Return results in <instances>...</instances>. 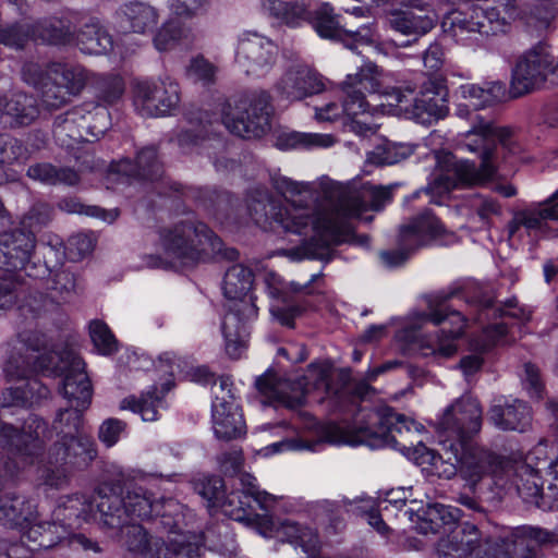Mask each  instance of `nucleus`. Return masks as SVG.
<instances>
[{"label": "nucleus", "instance_id": "nucleus-15", "mask_svg": "<svg viewBox=\"0 0 558 558\" xmlns=\"http://www.w3.org/2000/svg\"><path fill=\"white\" fill-rule=\"evenodd\" d=\"M379 75L380 71L375 63H364L357 73L347 75V78L341 83L342 106L337 102H328L323 107H317L315 118L318 121H333L343 112L352 118L366 113L368 102L365 93H377L379 90Z\"/></svg>", "mask_w": 558, "mask_h": 558}, {"label": "nucleus", "instance_id": "nucleus-37", "mask_svg": "<svg viewBox=\"0 0 558 558\" xmlns=\"http://www.w3.org/2000/svg\"><path fill=\"white\" fill-rule=\"evenodd\" d=\"M415 500L411 501L408 512L415 514L417 518V529L421 533H438L440 527L450 525L459 519V509L445 506L442 504H426L416 507Z\"/></svg>", "mask_w": 558, "mask_h": 558}, {"label": "nucleus", "instance_id": "nucleus-59", "mask_svg": "<svg viewBox=\"0 0 558 558\" xmlns=\"http://www.w3.org/2000/svg\"><path fill=\"white\" fill-rule=\"evenodd\" d=\"M185 37V29L173 20L166 21L154 36V46L159 51L174 49Z\"/></svg>", "mask_w": 558, "mask_h": 558}, {"label": "nucleus", "instance_id": "nucleus-63", "mask_svg": "<svg viewBox=\"0 0 558 558\" xmlns=\"http://www.w3.org/2000/svg\"><path fill=\"white\" fill-rule=\"evenodd\" d=\"M89 335L94 345L100 353L109 355L117 351V341L114 336L102 322H92L89 325Z\"/></svg>", "mask_w": 558, "mask_h": 558}, {"label": "nucleus", "instance_id": "nucleus-32", "mask_svg": "<svg viewBox=\"0 0 558 558\" xmlns=\"http://www.w3.org/2000/svg\"><path fill=\"white\" fill-rule=\"evenodd\" d=\"M0 112L2 122L14 129L32 124L40 110L33 95L17 92L0 98Z\"/></svg>", "mask_w": 558, "mask_h": 558}, {"label": "nucleus", "instance_id": "nucleus-10", "mask_svg": "<svg viewBox=\"0 0 558 558\" xmlns=\"http://www.w3.org/2000/svg\"><path fill=\"white\" fill-rule=\"evenodd\" d=\"M29 369H36L46 376L64 375L62 392L71 405L86 409L90 404L93 388L81 357L70 352L51 353L38 356L34 364L27 362V365L17 373L25 375Z\"/></svg>", "mask_w": 558, "mask_h": 558}, {"label": "nucleus", "instance_id": "nucleus-39", "mask_svg": "<svg viewBox=\"0 0 558 558\" xmlns=\"http://www.w3.org/2000/svg\"><path fill=\"white\" fill-rule=\"evenodd\" d=\"M93 94V106L108 108L119 104L125 93L124 78L116 73L94 74L88 76Z\"/></svg>", "mask_w": 558, "mask_h": 558}, {"label": "nucleus", "instance_id": "nucleus-45", "mask_svg": "<svg viewBox=\"0 0 558 558\" xmlns=\"http://www.w3.org/2000/svg\"><path fill=\"white\" fill-rule=\"evenodd\" d=\"M29 179L47 185H76L80 174L71 167H58L50 162H37L31 165L26 171Z\"/></svg>", "mask_w": 558, "mask_h": 558}, {"label": "nucleus", "instance_id": "nucleus-2", "mask_svg": "<svg viewBox=\"0 0 558 558\" xmlns=\"http://www.w3.org/2000/svg\"><path fill=\"white\" fill-rule=\"evenodd\" d=\"M391 199L390 186L364 184L361 189H342L336 202L320 207L322 220L315 223V236L281 254L292 260L330 259V247L349 231L348 219L359 217L371 207L380 210Z\"/></svg>", "mask_w": 558, "mask_h": 558}, {"label": "nucleus", "instance_id": "nucleus-52", "mask_svg": "<svg viewBox=\"0 0 558 558\" xmlns=\"http://www.w3.org/2000/svg\"><path fill=\"white\" fill-rule=\"evenodd\" d=\"M202 546V541L196 535L180 533L168 542L162 539L160 558H201Z\"/></svg>", "mask_w": 558, "mask_h": 558}, {"label": "nucleus", "instance_id": "nucleus-62", "mask_svg": "<svg viewBox=\"0 0 558 558\" xmlns=\"http://www.w3.org/2000/svg\"><path fill=\"white\" fill-rule=\"evenodd\" d=\"M76 277L69 269H61L54 272L48 286V289L51 291L50 298L60 301L68 300L76 292Z\"/></svg>", "mask_w": 558, "mask_h": 558}, {"label": "nucleus", "instance_id": "nucleus-11", "mask_svg": "<svg viewBox=\"0 0 558 558\" xmlns=\"http://www.w3.org/2000/svg\"><path fill=\"white\" fill-rule=\"evenodd\" d=\"M270 96L265 90H252L230 98L222 109V122L242 138L262 137L270 128Z\"/></svg>", "mask_w": 558, "mask_h": 558}, {"label": "nucleus", "instance_id": "nucleus-1", "mask_svg": "<svg viewBox=\"0 0 558 558\" xmlns=\"http://www.w3.org/2000/svg\"><path fill=\"white\" fill-rule=\"evenodd\" d=\"M304 428L314 439L294 438L272 445L274 451L317 450L323 444L330 445H367L371 448L389 446L401 451L416 464L429 463L434 456L421 438L424 426L389 407L371 411L364 422L351 428H343L336 423H319L311 414L301 413Z\"/></svg>", "mask_w": 558, "mask_h": 558}, {"label": "nucleus", "instance_id": "nucleus-12", "mask_svg": "<svg viewBox=\"0 0 558 558\" xmlns=\"http://www.w3.org/2000/svg\"><path fill=\"white\" fill-rule=\"evenodd\" d=\"M329 378L330 368L328 366L313 363L308 366L307 375L298 380L292 381L276 373L267 372L256 379L255 386L267 402L296 409L303 404L310 385L330 393L332 389ZM263 402L266 403V401Z\"/></svg>", "mask_w": 558, "mask_h": 558}, {"label": "nucleus", "instance_id": "nucleus-53", "mask_svg": "<svg viewBox=\"0 0 558 558\" xmlns=\"http://www.w3.org/2000/svg\"><path fill=\"white\" fill-rule=\"evenodd\" d=\"M263 9L289 26H296L307 17L304 4L281 0H263Z\"/></svg>", "mask_w": 558, "mask_h": 558}, {"label": "nucleus", "instance_id": "nucleus-4", "mask_svg": "<svg viewBox=\"0 0 558 558\" xmlns=\"http://www.w3.org/2000/svg\"><path fill=\"white\" fill-rule=\"evenodd\" d=\"M272 187L287 202L286 205L277 204L266 190L256 189L248 201L251 217L259 222L263 219H272L284 231L295 234H306L313 230L315 236V223L322 220L320 207L316 206V192L308 182L294 181L281 174L271 177Z\"/></svg>", "mask_w": 558, "mask_h": 558}, {"label": "nucleus", "instance_id": "nucleus-9", "mask_svg": "<svg viewBox=\"0 0 558 558\" xmlns=\"http://www.w3.org/2000/svg\"><path fill=\"white\" fill-rule=\"evenodd\" d=\"M511 529L500 535L483 537L471 523H463L437 543V553L445 558H518L510 541Z\"/></svg>", "mask_w": 558, "mask_h": 558}, {"label": "nucleus", "instance_id": "nucleus-64", "mask_svg": "<svg viewBox=\"0 0 558 558\" xmlns=\"http://www.w3.org/2000/svg\"><path fill=\"white\" fill-rule=\"evenodd\" d=\"M51 214L52 209L47 203L36 202L23 216L21 223L34 234V231L40 230L49 223Z\"/></svg>", "mask_w": 558, "mask_h": 558}, {"label": "nucleus", "instance_id": "nucleus-49", "mask_svg": "<svg viewBox=\"0 0 558 558\" xmlns=\"http://www.w3.org/2000/svg\"><path fill=\"white\" fill-rule=\"evenodd\" d=\"M171 385L167 383L162 386L161 396L157 395L158 389L154 387L151 390L143 393L141 398L128 397L121 401L120 408L129 409L135 413H140L143 421L153 422L158 417V409L162 404L163 396L170 390Z\"/></svg>", "mask_w": 558, "mask_h": 558}, {"label": "nucleus", "instance_id": "nucleus-44", "mask_svg": "<svg viewBox=\"0 0 558 558\" xmlns=\"http://www.w3.org/2000/svg\"><path fill=\"white\" fill-rule=\"evenodd\" d=\"M70 536L68 526L56 519L51 522H39L32 524L24 533V538L34 544V548H52L66 541Z\"/></svg>", "mask_w": 558, "mask_h": 558}, {"label": "nucleus", "instance_id": "nucleus-46", "mask_svg": "<svg viewBox=\"0 0 558 558\" xmlns=\"http://www.w3.org/2000/svg\"><path fill=\"white\" fill-rule=\"evenodd\" d=\"M276 533L278 539L300 546L310 557H313L319 548L316 532L295 522L286 521L281 523Z\"/></svg>", "mask_w": 558, "mask_h": 558}, {"label": "nucleus", "instance_id": "nucleus-22", "mask_svg": "<svg viewBox=\"0 0 558 558\" xmlns=\"http://www.w3.org/2000/svg\"><path fill=\"white\" fill-rule=\"evenodd\" d=\"M277 47L255 32H244L240 35L235 59L246 74H258L269 70L276 61Z\"/></svg>", "mask_w": 558, "mask_h": 558}, {"label": "nucleus", "instance_id": "nucleus-5", "mask_svg": "<svg viewBox=\"0 0 558 558\" xmlns=\"http://www.w3.org/2000/svg\"><path fill=\"white\" fill-rule=\"evenodd\" d=\"M24 81L39 94L47 109H59L78 96L88 81V72L81 65L61 62H27L22 70Z\"/></svg>", "mask_w": 558, "mask_h": 558}, {"label": "nucleus", "instance_id": "nucleus-19", "mask_svg": "<svg viewBox=\"0 0 558 558\" xmlns=\"http://www.w3.org/2000/svg\"><path fill=\"white\" fill-rule=\"evenodd\" d=\"M447 299L448 296L446 295L429 301L430 313L428 317L430 322L435 325H441L449 322L450 327H442L440 335H437L435 338L427 341L426 348L429 349L430 352H426V355L430 354L437 357L448 359L457 352L454 340L463 333L465 319L460 312H447V308L444 307V303Z\"/></svg>", "mask_w": 558, "mask_h": 558}, {"label": "nucleus", "instance_id": "nucleus-35", "mask_svg": "<svg viewBox=\"0 0 558 558\" xmlns=\"http://www.w3.org/2000/svg\"><path fill=\"white\" fill-rule=\"evenodd\" d=\"M36 515L37 505L34 499L15 493L0 496V524L4 527H24Z\"/></svg>", "mask_w": 558, "mask_h": 558}, {"label": "nucleus", "instance_id": "nucleus-58", "mask_svg": "<svg viewBox=\"0 0 558 558\" xmlns=\"http://www.w3.org/2000/svg\"><path fill=\"white\" fill-rule=\"evenodd\" d=\"M341 16L333 14V9L328 3H323L315 12L314 28L319 36L337 40L340 31Z\"/></svg>", "mask_w": 558, "mask_h": 558}, {"label": "nucleus", "instance_id": "nucleus-26", "mask_svg": "<svg viewBox=\"0 0 558 558\" xmlns=\"http://www.w3.org/2000/svg\"><path fill=\"white\" fill-rule=\"evenodd\" d=\"M277 92L288 100H302L325 89L323 77L307 65L290 68L277 82Z\"/></svg>", "mask_w": 558, "mask_h": 558}, {"label": "nucleus", "instance_id": "nucleus-7", "mask_svg": "<svg viewBox=\"0 0 558 558\" xmlns=\"http://www.w3.org/2000/svg\"><path fill=\"white\" fill-rule=\"evenodd\" d=\"M93 521L101 529L119 531L132 521L146 520L151 515L149 492L143 487L128 489L119 483L105 482L93 498Z\"/></svg>", "mask_w": 558, "mask_h": 558}, {"label": "nucleus", "instance_id": "nucleus-36", "mask_svg": "<svg viewBox=\"0 0 558 558\" xmlns=\"http://www.w3.org/2000/svg\"><path fill=\"white\" fill-rule=\"evenodd\" d=\"M85 107H76L56 118L53 122V135L57 142L66 148H73L74 144L90 142L86 134L84 122H87Z\"/></svg>", "mask_w": 558, "mask_h": 558}, {"label": "nucleus", "instance_id": "nucleus-23", "mask_svg": "<svg viewBox=\"0 0 558 558\" xmlns=\"http://www.w3.org/2000/svg\"><path fill=\"white\" fill-rule=\"evenodd\" d=\"M451 26L456 35L462 33H478L481 35H497L504 31L505 19L493 7L480 3L466 4L450 15Z\"/></svg>", "mask_w": 558, "mask_h": 558}, {"label": "nucleus", "instance_id": "nucleus-34", "mask_svg": "<svg viewBox=\"0 0 558 558\" xmlns=\"http://www.w3.org/2000/svg\"><path fill=\"white\" fill-rule=\"evenodd\" d=\"M158 20L157 9L143 1L128 2L117 12L118 27L123 33L145 34L157 25Z\"/></svg>", "mask_w": 558, "mask_h": 558}, {"label": "nucleus", "instance_id": "nucleus-6", "mask_svg": "<svg viewBox=\"0 0 558 558\" xmlns=\"http://www.w3.org/2000/svg\"><path fill=\"white\" fill-rule=\"evenodd\" d=\"M160 239L165 252L183 264L195 263L209 255L228 260H234L239 256L234 247H226L221 239L206 225L191 219L163 229Z\"/></svg>", "mask_w": 558, "mask_h": 558}, {"label": "nucleus", "instance_id": "nucleus-28", "mask_svg": "<svg viewBox=\"0 0 558 558\" xmlns=\"http://www.w3.org/2000/svg\"><path fill=\"white\" fill-rule=\"evenodd\" d=\"M506 86L500 82H487L483 85L465 83L460 85L454 96L458 104L457 113L460 117H466L469 109L481 110L502 101L506 97Z\"/></svg>", "mask_w": 558, "mask_h": 558}, {"label": "nucleus", "instance_id": "nucleus-54", "mask_svg": "<svg viewBox=\"0 0 558 558\" xmlns=\"http://www.w3.org/2000/svg\"><path fill=\"white\" fill-rule=\"evenodd\" d=\"M335 143V138L329 134L318 133H287L278 137L277 146L281 149H290L299 146L311 147H330Z\"/></svg>", "mask_w": 558, "mask_h": 558}, {"label": "nucleus", "instance_id": "nucleus-42", "mask_svg": "<svg viewBox=\"0 0 558 558\" xmlns=\"http://www.w3.org/2000/svg\"><path fill=\"white\" fill-rule=\"evenodd\" d=\"M93 500H88L85 496L75 495L68 497L62 505L58 506L53 511V519L61 524H65L71 533L74 526L93 520Z\"/></svg>", "mask_w": 558, "mask_h": 558}, {"label": "nucleus", "instance_id": "nucleus-30", "mask_svg": "<svg viewBox=\"0 0 558 558\" xmlns=\"http://www.w3.org/2000/svg\"><path fill=\"white\" fill-rule=\"evenodd\" d=\"M488 421L501 430L524 433L531 425L530 407L518 399L511 402L505 398L495 399L487 413Z\"/></svg>", "mask_w": 558, "mask_h": 558}, {"label": "nucleus", "instance_id": "nucleus-43", "mask_svg": "<svg viewBox=\"0 0 558 558\" xmlns=\"http://www.w3.org/2000/svg\"><path fill=\"white\" fill-rule=\"evenodd\" d=\"M76 44L83 52L88 54L106 53L112 48L111 36L96 19H89L78 29Z\"/></svg>", "mask_w": 558, "mask_h": 558}, {"label": "nucleus", "instance_id": "nucleus-21", "mask_svg": "<svg viewBox=\"0 0 558 558\" xmlns=\"http://www.w3.org/2000/svg\"><path fill=\"white\" fill-rule=\"evenodd\" d=\"M448 89L442 78L433 77L423 83L417 95H412L409 114L421 123H432L448 114Z\"/></svg>", "mask_w": 558, "mask_h": 558}, {"label": "nucleus", "instance_id": "nucleus-33", "mask_svg": "<svg viewBox=\"0 0 558 558\" xmlns=\"http://www.w3.org/2000/svg\"><path fill=\"white\" fill-rule=\"evenodd\" d=\"M386 20L391 29L405 36H413V41L427 34L435 24L428 10L412 5L388 11Z\"/></svg>", "mask_w": 558, "mask_h": 558}, {"label": "nucleus", "instance_id": "nucleus-8", "mask_svg": "<svg viewBox=\"0 0 558 558\" xmlns=\"http://www.w3.org/2000/svg\"><path fill=\"white\" fill-rule=\"evenodd\" d=\"M253 286V272L242 264L228 268L223 278V293L230 300H239L235 307L225 316L222 333L226 351L232 359H238L245 348L248 330L246 322L256 317L257 307L252 299L245 300Z\"/></svg>", "mask_w": 558, "mask_h": 558}, {"label": "nucleus", "instance_id": "nucleus-40", "mask_svg": "<svg viewBox=\"0 0 558 558\" xmlns=\"http://www.w3.org/2000/svg\"><path fill=\"white\" fill-rule=\"evenodd\" d=\"M122 532V542L129 551L142 558H160L162 538L150 536L136 521L126 524Z\"/></svg>", "mask_w": 558, "mask_h": 558}, {"label": "nucleus", "instance_id": "nucleus-31", "mask_svg": "<svg viewBox=\"0 0 558 558\" xmlns=\"http://www.w3.org/2000/svg\"><path fill=\"white\" fill-rule=\"evenodd\" d=\"M20 339L26 350L31 351V353L26 356L13 355L10 357L5 364L4 372L11 379H22L29 377L32 374H41V372L36 369H29L25 375H20L17 372L22 371L23 367L27 365V362L34 364L38 356H47L51 353H58L53 350V345L47 336L40 331H24L20 335Z\"/></svg>", "mask_w": 558, "mask_h": 558}, {"label": "nucleus", "instance_id": "nucleus-24", "mask_svg": "<svg viewBox=\"0 0 558 558\" xmlns=\"http://www.w3.org/2000/svg\"><path fill=\"white\" fill-rule=\"evenodd\" d=\"M502 483H506L502 488H513L524 502L543 509L546 489L542 487L539 473L534 469H529V465H517L512 460H508Z\"/></svg>", "mask_w": 558, "mask_h": 558}, {"label": "nucleus", "instance_id": "nucleus-14", "mask_svg": "<svg viewBox=\"0 0 558 558\" xmlns=\"http://www.w3.org/2000/svg\"><path fill=\"white\" fill-rule=\"evenodd\" d=\"M482 414L480 402L471 396H463L450 404L435 423L444 447L458 456L464 445L481 430Z\"/></svg>", "mask_w": 558, "mask_h": 558}, {"label": "nucleus", "instance_id": "nucleus-57", "mask_svg": "<svg viewBox=\"0 0 558 558\" xmlns=\"http://www.w3.org/2000/svg\"><path fill=\"white\" fill-rule=\"evenodd\" d=\"M410 154V148L402 144L386 143L367 154V162L374 166L395 165L405 159Z\"/></svg>", "mask_w": 558, "mask_h": 558}, {"label": "nucleus", "instance_id": "nucleus-55", "mask_svg": "<svg viewBox=\"0 0 558 558\" xmlns=\"http://www.w3.org/2000/svg\"><path fill=\"white\" fill-rule=\"evenodd\" d=\"M220 407L222 405L219 403L215 420H213L216 436L226 440L240 436L245 427L242 413L233 412L225 416L223 410Z\"/></svg>", "mask_w": 558, "mask_h": 558}, {"label": "nucleus", "instance_id": "nucleus-50", "mask_svg": "<svg viewBox=\"0 0 558 558\" xmlns=\"http://www.w3.org/2000/svg\"><path fill=\"white\" fill-rule=\"evenodd\" d=\"M344 508L348 512L356 515H365L367 523L379 534L387 536L390 527L383 519V512L388 511V506H380L379 510L374 509V500L371 498H355L353 500L343 498L337 508Z\"/></svg>", "mask_w": 558, "mask_h": 558}, {"label": "nucleus", "instance_id": "nucleus-48", "mask_svg": "<svg viewBox=\"0 0 558 558\" xmlns=\"http://www.w3.org/2000/svg\"><path fill=\"white\" fill-rule=\"evenodd\" d=\"M75 32L70 21L50 19L37 22L32 28V38L50 45H64L74 39Z\"/></svg>", "mask_w": 558, "mask_h": 558}, {"label": "nucleus", "instance_id": "nucleus-61", "mask_svg": "<svg viewBox=\"0 0 558 558\" xmlns=\"http://www.w3.org/2000/svg\"><path fill=\"white\" fill-rule=\"evenodd\" d=\"M554 453V447H549L548 442L543 439L525 454L523 460H514L512 463L529 465V469H534L535 472L539 473L544 468L549 469L550 461L555 459Z\"/></svg>", "mask_w": 558, "mask_h": 558}, {"label": "nucleus", "instance_id": "nucleus-47", "mask_svg": "<svg viewBox=\"0 0 558 558\" xmlns=\"http://www.w3.org/2000/svg\"><path fill=\"white\" fill-rule=\"evenodd\" d=\"M362 16V9H357L353 14L341 19L338 39L347 48L355 50L359 46L368 45L374 40V31L366 24H356L354 19Z\"/></svg>", "mask_w": 558, "mask_h": 558}, {"label": "nucleus", "instance_id": "nucleus-20", "mask_svg": "<svg viewBox=\"0 0 558 558\" xmlns=\"http://www.w3.org/2000/svg\"><path fill=\"white\" fill-rule=\"evenodd\" d=\"M97 457L95 441L87 435L60 438L48 450L47 463L65 470L86 469Z\"/></svg>", "mask_w": 558, "mask_h": 558}, {"label": "nucleus", "instance_id": "nucleus-27", "mask_svg": "<svg viewBox=\"0 0 558 558\" xmlns=\"http://www.w3.org/2000/svg\"><path fill=\"white\" fill-rule=\"evenodd\" d=\"M35 247V235L31 231L15 229L0 233V269L15 271L23 269Z\"/></svg>", "mask_w": 558, "mask_h": 558}, {"label": "nucleus", "instance_id": "nucleus-18", "mask_svg": "<svg viewBox=\"0 0 558 558\" xmlns=\"http://www.w3.org/2000/svg\"><path fill=\"white\" fill-rule=\"evenodd\" d=\"M179 101V85L169 77L158 83L138 82L134 87V105L143 117L169 114Z\"/></svg>", "mask_w": 558, "mask_h": 558}, {"label": "nucleus", "instance_id": "nucleus-60", "mask_svg": "<svg viewBox=\"0 0 558 558\" xmlns=\"http://www.w3.org/2000/svg\"><path fill=\"white\" fill-rule=\"evenodd\" d=\"M82 107L86 108L85 114L88 122H84L86 134L89 138L98 140L108 130L109 111L107 108L93 106V104H85Z\"/></svg>", "mask_w": 558, "mask_h": 558}, {"label": "nucleus", "instance_id": "nucleus-41", "mask_svg": "<svg viewBox=\"0 0 558 558\" xmlns=\"http://www.w3.org/2000/svg\"><path fill=\"white\" fill-rule=\"evenodd\" d=\"M442 230L439 220L429 211L423 213L400 230L402 244L412 243L414 247L423 246Z\"/></svg>", "mask_w": 558, "mask_h": 558}, {"label": "nucleus", "instance_id": "nucleus-29", "mask_svg": "<svg viewBox=\"0 0 558 558\" xmlns=\"http://www.w3.org/2000/svg\"><path fill=\"white\" fill-rule=\"evenodd\" d=\"M195 490L207 501L208 508H220L226 515L235 521L247 517V512L242 506L233 508L235 500L242 504L240 493L232 492L226 496L225 484L219 476H204L197 480Z\"/></svg>", "mask_w": 558, "mask_h": 558}, {"label": "nucleus", "instance_id": "nucleus-16", "mask_svg": "<svg viewBox=\"0 0 558 558\" xmlns=\"http://www.w3.org/2000/svg\"><path fill=\"white\" fill-rule=\"evenodd\" d=\"M550 78L558 84V62L549 47L538 43L519 57L512 71L510 94L518 98L541 89Z\"/></svg>", "mask_w": 558, "mask_h": 558}, {"label": "nucleus", "instance_id": "nucleus-38", "mask_svg": "<svg viewBox=\"0 0 558 558\" xmlns=\"http://www.w3.org/2000/svg\"><path fill=\"white\" fill-rule=\"evenodd\" d=\"M116 171L124 177L137 180L157 181L163 175V167L158 158L156 147L148 146L137 153L135 163L122 160Z\"/></svg>", "mask_w": 558, "mask_h": 558}, {"label": "nucleus", "instance_id": "nucleus-25", "mask_svg": "<svg viewBox=\"0 0 558 558\" xmlns=\"http://www.w3.org/2000/svg\"><path fill=\"white\" fill-rule=\"evenodd\" d=\"M510 541L518 558H541V550L558 546V523L553 530L524 524L511 527Z\"/></svg>", "mask_w": 558, "mask_h": 558}, {"label": "nucleus", "instance_id": "nucleus-17", "mask_svg": "<svg viewBox=\"0 0 558 558\" xmlns=\"http://www.w3.org/2000/svg\"><path fill=\"white\" fill-rule=\"evenodd\" d=\"M459 462L460 473L468 482L469 488L475 493L478 483L490 477L498 486H505L504 473L508 459L484 448L464 445L459 454L453 453Z\"/></svg>", "mask_w": 558, "mask_h": 558}, {"label": "nucleus", "instance_id": "nucleus-3", "mask_svg": "<svg viewBox=\"0 0 558 558\" xmlns=\"http://www.w3.org/2000/svg\"><path fill=\"white\" fill-rule=\"evenodd\" d=\"M513 131L509 126H497L493 119L475 116L473 126L465 134L462 148L476 153L481 157L480 166L470 160H456L448 155V168L445 173L437 174L425 187V193L441 196L458 185H473L492 179L496 172L495 159L497 145L513 151Z\"/></svg>", "mask_w": 558, "mask_h": 558}, {"label": "nucleus", "instance_id": "nucleus-51", "mask_svg": "<svg viewBox=\"0 0 558 558\" xmlns=\"http://www.w3.org/2000/svg\"><path fill=\"white\" fill-rule=\"evenodd\" d=\"M151 515L147 519L159 518V523L168 533H175L183 521V506L173 498L155 499L149 492Z\"/></svg>", "mask_w": 558, "mask_h": 558}, {"label": "nucleus", "instance_id": "nucleus-13", "mask_svg": "<svg viewBox=\"0 0 558 558\" xmlns=\"http://www.w3.org/2000/svg\"><path fill=\"white\" fill-rule=\"evenodd\" d=\"M46 429V423L36 415L29 416L21 430L0 421V442L21 462L32 464L43 456ZM17 469V463H0V492L5 488Z\"/></svg>", "mask_w": 558, "mask_h": 558}, {"label": "nucleus", "instance_id": "nucleus-56", "mask_svg": "<svg viewBox=\"0 0 558 558\" xmlns=\"http://www.w3.org/2000/svg\"><path fill=\"white\" fill-rule=\"evenodd\" d=\"M84 409L71 405L69 409L59 410L52 423V429L61 438L76 437L84 435L80 432L82 425V411Z\"/></svg>", "mask_w": 558, "mask_h": 558}]
</instances>
